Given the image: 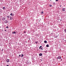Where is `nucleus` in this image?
<instances>
[{"label": "nucleus", "instance_id": "nucleus-34", "mask_svg": "<svg viewBox=\"0 0 66 66\" xmlns=\"http://www.w3.org/2000/svg\"><path fill=\"white\" fill-rule=\"evenodd\" d=\"M41 61H42V60H41Z\"/></svg>", "mask_w": 66, "mask_h": 66}, {"label": "nucleus", "instance_id": "nucleus-17", "mask_svg": "<svg viewBox=\"0 0 66 66\" xmlns=\"http://www.w3.org/2000/svg\"><path fill=\"white\" fill-rule=\"evenodd\" d=\"M44 52H45V53H47V51H45Z\"/></svg>", "mask_w": 66, "mask_h": 66}, {"label": "nucleus", "instance_id": "nucleus-25", "mask_svg": "<svg viewBox=\"0 0 66 66\" xmlns=\"http://www.w3.org/2000/svg\"><path fill=\"white\" fill-rule=\"evenodd\" d=\"M9 28V27L8 26H7L6 27V28Z\"/></svg>", "mask_w": 66, "mask_h": 66}, {"label": "nucleus", "instance_id": "nucleus-31", "mask_svg": "<svg viewBox=\"0 0 66 66\" xmlns=\"http://www.w3.org/2000/svg\"><path fill=\"white\" fill-rule=\"evenodd\" d=\"M61 20H61V19L60 20V21H61Z\"/></svg>", "mask_w": 66, "mask_h": 66}, {"label": "nucleus", "instance_id": "nucleus-7", "mask_svg": "<svg viewBox=\"0 0 66 66\" xmlns=\"http://www.w3.org/2000/svg\"><path fill=\"white\" fill-rule=\"evenodd\" d=\"M10 19L11 20H12V19H13V17L12 16H10Z\"/></svg>", "mask_w": 66, "mask_h": 66}, {"label": "nucleus", "instance_id": "nucleus-20", "mask_svg": "<svg viewBox=\"0 0 66 66\" xmlns=\"http://www.w3.org/2000/svg\"><path fill=\"white\" fill-rule=\"evenodd\" d=\"M64 31L65 32V33H66V29H64Z\"/></svg>", "mask_w": 66, "mask_h": 66}, {"label": "nucleus", "instance_id": "nucleus-28", "mask_svg": "<svg viewBox=\"0 0 66 66\" xmlns=\"http://www.w3.org/2000/svg\"><path fill=\"white\" fill-rule=\"evenodd\" d=\"M60 7H61V6H61V5H60Z\"/></svg>", "mask_w": 66, "mask_h": 66}, {"label": "nucleus", "instance_id": "nucleus-6", "mask_svg": "<svg viewBox=\"0 0 66 66\" xmlns=\"http://www.w3.org/2000/svg\"><path fill=\"white\" fill-rule=\"evenodd\" d=\"M39 54V56H42V55H43V54L42 53H40Z\"/></svg>", "mask_w": 66, "mask_h": 66}, {"label": "nucleus", "instance_id": "nucleus-23", "mask_svg": "<svg viewBox=\"0 0 66 66\" xmlns=\"http://www.w3.org/2000/svg\"><path fill=\"white\" fill-rule=\"evenodd\" d=\"M24 33H26V32L25 31H24Z\"/></svg>", "mask_w": 66, "mask_h": 66}, {"label": "nucleus", "instance_id": "nucleus-27", "mask_svg": "<svg viewBox=\"0 0 66 66\" xmlns=\"http://www.w3.org/2000/svg\"><path fill=\"white\" fill-rule=\"evenodd\" d=\"M19 56H20H20H21V55H19Z\"/></svg>", "mask_w": 66, "mask_h": 66}, {"label": "nucleus", "instance_id": "nucleus-8", "mask_svg": "<svg viewBox=\"0 0 66 66\" xmlns=\"http://www.w3.org/2000/svg\"><path fill=\"white\" fill-rule=\"evenodd\" d=\"M6 61L7 62H10V60H9V59H8L7 60H6Z\"/></svg>", "mask_w": 66, "mask_h": 66}, {"label": "nucleus", "instance_id": "nucleus-3", "mask_svg": "<svg viewBox=\"0 0 66 66\" xmlns=\"http://www.w3.org/2000/svg\"><path fill=\"white\" fill-rule=\"evenodd\" d=\"M4 22L5 23H7L9 22H8L7 20H6L4 21Z\"/></svg>", "mask_w": 66, "mask_h": 66}, {"label": "nucleus", "instance_id": "nucleus-15", "mask_svg": "<svg viewBox=\"0 0 66 66\" xmlns=\"http://www.w3.org/2000/svg\"><path fill=\"white\" fill-rule=\"evenodd\" d=\"M46 47H49V45H46Z\"/></svg>", "mask_w": 66, "mask_h": 66}, {"label": "nucleus", "instance_id": "nucleus-35", "mask_svg": "<svg viewBox=\"0 0 66 66\" xmlns=\"http://www.w3.org/2000/svg\"><path fill=\"white\" fill-rule=\"evenodd\" d=\"M50 1H51V0Z\"/></svg>", "mask_w": 66, "mask_h": 66}, {"label": "nucleus", "instance_id": "nucleus-36", "mask_svg": "<svg viewBox=\"0 0 66 66\" xmlns=\"http://www.w3.org/2000/svg\"><path fill=\"white\" fill-rule=\"evenodd\" d=\"M41 60H42V59H41Z\"/></svg>", "mask_w": 66, "mask_h": 66}, {"label": "nucleus", "instance_id": "nucleus-9", "mask_svg": "<svg viewBox=\"0 0 66 66\" xmlns=\"http://www.w3.org/2000/svg\"><path fill=\"white\" fill-rule=\"evenodd\" d=\"M2 9L3 10H5V7H3L2 8Z\"/></svg>", "mask_w": 66, "mask_h": 66}, {"label": "nucleus", "instance_id": "nucleus-33", "mask_svg": "<svg viewBox=\"0 0 66 66\" xmlns=\"http://www.w3.org/2000/svg\"><path fill=\"white\" fill-rule=\"evenodd\" d=\"M2 51H3V50H2Z\"/></svg>", "mask_w": 66, "mask_h": 66}, {"label": "nucleus", "instance_id": "nucleus-11", "mask_svg": "<svg viewBox=\"0 0 66 66\" xmlns=\"http://www.w3.org/2000/svg\"><path fill=\"white\" fill-rule=\"evenodd\" d=\"M21 57H22L23 56V54H21Z\"/></svg>", "mask_w": 66, "mask_h": 66}, {"label": "nucleus", "instance_id": "nucleus-30", "mask_svg": "<svg viewBox=\"0 0 66 66\" xmlns=\"http://www.w3.org/2000/svg\"><path fill=\"white\" fill-rule=\"evenodd\" d=\"M6 66H9V65H6Z\"/></svg>", "mask_w": 66, "mask_h": 66}, {"label": "nucleus", "instance_id": "nucleus-22", "mask_svg": "<svg viewBox=\"0 0 66 66\" xmlns=\"http://www.w3.org/2000/svg\"><path fill=\"white\" fill-rule=\"evenodd\" d=\"M50 7H51V6H52V5H50Z\"/></svg>", "mask_w": 66, "mask_h": 66}, {"label": "nucleus", "instance_id": "nucleus-2", "mask_svg": "<svg viewBox=\"0 0 66 66\" xmlns=\"http://www.w3.org/2000/svg\"><path fill=\"white\" fill-rule=\"evenodd\" d=\"M57 59H59V60H61V57L60 56H59L57 58Z\"/></svg>", "mask_w": 66, "mask_h": 66}, {"label": "nucleus", "instance_id": "nucleus-21", "mask_svg": "<svg viewBox=\"0 0 66 66\" xmlns=\"http://www.w3.org/2000/svg\"><path fill=\"white\" fill-rule=\"evenodd\" d=\"M36 36H38V35L37 34H36Z\"/></svg>", "mask_w": 66, "mask_h": 66}, {"label": "nucleus", "instance_id": "nucleus-19", "mask_svg": "<svg viewBox=\"0 0 66 66\" xmlns=\"http://www.w3.org/2000/svg\"><path fill=\"white\" fill-rule=\"evenodd\" d=\"M41 13V14H43V13H44V12L43 11H42Z\"/></svg>", "mask_w": 66, "mask_h": 66}, {"label": "nucleus", "instance_id": "nucleus-16", "mask_svg": "<svg viewBox=\"0 0 66 66\" xmlns=\"http://www.w3.org/2000/svg\"><path fill=\"white\" fill-rule=\"evenodd\" d=\"M58 37V36H56L55 37V38H57Z\"/></svg>", "mask_w": 66, "mask_h": 66}, {"label": "nucleus", "instance_id": "nucleus-14", "mask_svg": "<svg viewBox=\"0 0 66 66\" xmlns=\"http://www.w3.org/2000/svg\"><path fill=\"white\" fill-rule=\"evenodd\" d=\"M56 4L55 3V2L53 3V5H55Z\"/></svg>", "mask_w": 66, "mask_h": 66}, {"label": "nucleus", "instance_id": "nucleus-32", "mask_svg": "<svg viewBox=\"0 0 66 66\" xmlns=\"http://www.w3.org/2000/svg\"><path fill=\"white\" fill-rule=\"evenodd\" d=\"M5 32H6V30H5Z\"/></svg>", "mask_w": 66, "mask_h": 66}, {"label": "nucleus", "instance_id": "nucleus-18", "mask_svg": "<svg viewBox=\"0 0 66 66\" xmlns=\"http://www.w3.org/2000/svg\"><path fill=\"white\" fill-rule=\"evenodd\" d=\"M7 18H10V17H9V16L8 15L7 16Z\"/></svg>", "mask_w": 66, "mask_h": 66}, {"label": "nucleus", "instance_id": "nucleus-12", "mask_svg": "<svg viewBox=\"0 0 66 66\" xmlns=\"http://www.w3.org/2000/svg\"><path fill=\"white\" fill-rule=\"evenodd\" d=\"M44 42V43H45V44H47V41H45Z\"/></svg>", "mask_w": 66, "mask_h": 66}, {"label": "nucleus", "instance_id": "nucleus-26", "mask_svg": "<svg viewBox=\"0 0 66 66\" xmlns=\"http://www.w3.org/2000/svg\"><path fill=\"white\" fill-rule=\"evenodd\" d=\"M56 1H59V0H55Z\"/></svg>", "mask_w": 66, "mask_h": 66}, {"label": "nucleus", "instance_id": "nucleus-4", "mask_svg": "<svg viewBox=\"0 0 66 66\" xmlns=\"http://www.w3.org/2000/svg\"><path fill=\"white\" fill-rule=\"evenodd\" d=\"M6 19L4 17L2 18V20H5Z\"/></svg>", "mask_w": 66, "mask_h": 66}, {"label": "nucleus", "instance_id": "nucleus-29", "mask_svg": "<svg viewBox=\"0 0 66 66\" xmlns=\"http://www.w3.org/2000/svg\"><path fill=\"white\" fill-rule=\"evenodd\" d=\"M61 61H62V59H61Z\"/></svg>", "mask_w": 66, "mask_h": 66}, {"label": "nucleus", "instance_id": "nucleus-10", "mask_svg": "<svg viewBox=\"0 0 66 66\" xmlns=\"http://www.w3.org/2000/svg\"><path fill=\"white\" fill-rule=\"evenodd\" d=\"M10 15L11 16H14V14H12V13H11L10 14Z\"/></svg>", "mask_w": 66, "mask_h": 66}, {"label": "nucleus", "instance_id": "nucleus-24", "mask_svg": "<svg viewBox=\"0 0 66 66\" xmlns=\"http://www.w3.org/2000/svg\"><path fill=\"white\" fill-rule=\"evenodd\" d=\"M35 43L36 44H37V43H38V42H36Z\"/></svg>", "mask_w": 66, "mask_h": 66}, {"label": "nucleus", "instance_id": "nucleus-5", "mask_svg": "<svg viewBox=\"0 0 66 66\" xmlns=\"http://www.w3.org/2000/svg\"><path fill=\"white\" fill-rule=\"evenodd\" d=\"M65 11V8H63L62 9V11L63 12H64Z\"/></svg>", "mask_w": 66, "mask_h": 66}, {"label": "nucleus", "instance_id": "nucleus-13", "mask_svg": "<svg viewBox=\"0 0 66 66\" xmlns=\"http://www.w3.org/2000/svg\"><path fill=\"white\" fill-rule=\"evenodd\" d=\"M16 32L14 31L13 32H12V34H15V33H16Z\"/></svg>", "mask_w": 66, "mask_h": 66}, {"label": "nucleus", "instance_id": "nucleus-1", "mask_svg": "<svg viewBox=\"0 0 66 66\" xmlns=\"http://www.w3.org/2000/svg\"><path fill=\"white\" fill-rule=\"evenodd\" d=\"M39 49L40 50H43V47H42V46H40L39 47Z\"/></svg>", "mask_w": 66, "mask_h": 66}]
</instances>
